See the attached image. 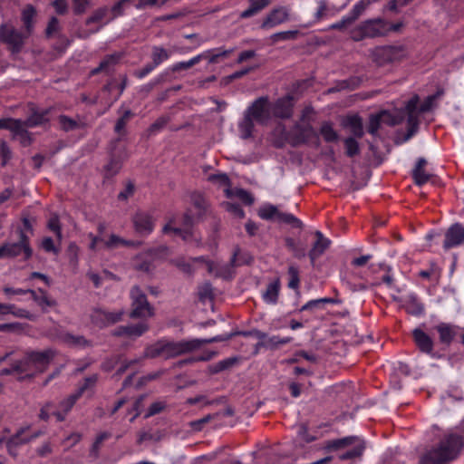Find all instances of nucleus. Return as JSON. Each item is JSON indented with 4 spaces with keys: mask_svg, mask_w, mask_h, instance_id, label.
I'll list each match as a JSON object with an SVG mask.
<instances>
[{
    "mask_svg": "<svg viewBox=\"0 0 464 464\" xmlns=\"http://www.w3.org/2000/svg\"><path fill=\"white\" fill-rule=\"evenodd\" d=\"M462 437L449 433L440 440L438 447L427 451L420 459V464H446L453 459L462 447Z\"/></svg>",
    "mask_w": 464,
    "mask_h": 464,
    "instance_id": "obj_1",
    "label": "nucleus"
},
{
    "mask_svg": "<svg viewBox=\"0 0 464 464\" xmlns=\"http://www.w3.org/2000/svg\"><path fill=\"white\" fill-rule=\"evenodd\" d=\"M49 110L34 111L27 118L26 121L14 120V119H2L0 120V129L9 130L14 138L19 140L24 145L30 143V136L27 128H34L44 124L49 121Z\"/></svg>",
    "mask_w": 464,
    "mask_h": 464,
    "instance_id": "obj_2",
    "label": "nucleus"
},
{
    "mask_svg": "<svg viewBox=\"0 0 464 464\" xmlns=\"http://www.w3.org/2000/svg\"><path fill=\"white\" fill-rule=\"evenodd\" d=\"M54 354L52 349L27 353L23 360L14 363V370H18V378L24 380L42 372L47 368Z\"/></svg>",
    "mask_w": 464,
    "mask_h": 464,
    "instance_id": "obj_3",
    "label": "nucleus"
},
{
    "mask_svg": "<svg viewBox=\"0 0 464 464\" xmlns=\"http://www.w3.org/2000/svg\"><path fill=\"white\" fill-rule=\"evenodd\" d=\"M207 203L200 195H197L193 198V208H195V216L197 218H200L204 210L206 209ZM192 210L188 211L183 218V227H175L172 226L173 221L170 220L163 227L164 233L173 232L175 235L179 236L184 241H189L190 238L197 240L194 233L191 230V227L194 222V214Z\"/></svg>",
    "mask_w": 464,
    "mask_h": 464,
    "instance_id": "obj_4",
    "label": "nucleus"
},
{
    "mask_svg": "<svg viewBox=\"0 0 464 464\" xmlns=\"http://www.w3.org/2000/svg\"><path fill=\"white\" fill-rule=\"evenodd\" d=\"M437 97L438 94L428 96L420 106H418L419 97L417 95L413 96L408 101L405 106V111L408 115V131L406 140H409L417 132L420 114L430 111L434 106V102Z\"/></svg>",
    "mask_w": 464,
    "mask_h": 464,
    "instance_id": "obj_5",
    "label": "nucleus"
},
{
    "mask_svg": "<svg viewBox=\"0 0 464 464\" xmlns=\"http://www.w3.org/2000/svg\"><path fill=\"white\" fill-rule=\"evenodd\" d=\"M390 32L389 23L382 18L368 19L351 30V38L359 42L364 38H375L386 35Z\"/></svg>",
    "mask_w": 464,
    "mask_h": 464,
    "instance_id": "obj_6",
    "label": "nucleus"
},
{
    "mask_svg": "<svg viewBox=\"0 0 464 464\" xmlns=\"http://www.w3.org/2000/svg\"><path fill=\"white\" fill-rule=\"evenodd\" d=\"M328 448L331 450H342L338 457L342 460H347L360 457L365 447L362 440L354 437H347L331 441Z\"/></svg>",
    "mask_w": 464,
    "mask_h": 464,
    "instance_id": "obj_7",
    "label": "nucleus"
},
{
    "mask_svg": "<svg viewBox=\"0 0 464 464\" xmlns=\"http://www.w3.org/2000/svg\"><path fill=\"white\" fill-rule=\"evenodd\" d=\"M258 215L265 220H275L278 223L291 225L293 227L300 228L303 227V222L293 214L282 212L277 206L269 203L263 204L260 207Z\"/></svg>",
    "mask_w": 464,
    "mask_h": 464,
    "instance_id": "obj_8",
    "label": "nucleus"
},
{
    "mask_svg": "<svg viewBox=\"0 0 464 464\" xmlns=\"http://www.w3.org/2000/svg\"><path fill=\"white\" fill-rule=\"evenodd\" d=\"M22 254H24V260L29 259L33 255L28 237L24 232L20 233V240L18 242H7L0 246V259L14 258Z\"/></svg>",
    "mask_w": 464,
    "mask_h": 464,
    "instance_id": "obj_9",
    "label": "nucleus"
},
{
    "mask_svg": "<svg viewBox=\"0 0 464 464\" xmlns=\"http://www.w3.org/2000/svg\"><path fill=\"white\" fill-rule=\"evenodd\" d=\"M406 54V50L402 45L380 46L372 52L374 61L380 65L400 61Z\"/></svg>",
    "mask_w": 464,
    "mask_h": 464,
    "instance_id": "obj_10",
    "label": "nucleus"
},
{
    "mask_svg": "<svg viewBox=\"0 0 464 464\" xmlns=\"http://www.w3.org/2000/svg\"><path fill=\"white\" fill-rule=\"evenodd\" d=\"M132 310L130 317L147 318L152 315V308L147 301L145 294L139 286H134L130 290Z\"/></svg>",
    "mask_w": 464,
    "mask_h": 464,
    "instance_id": "obj_11",
    "label": "nucleus"
},
{
    "mask_svg": "<svg viewBox=\"0 0 464 464\" xmlns=\"http://www.w3.org/2000/svg\"><path fill=\"white\" fill-rule=\"evenodd\" d=\"M238 250H236L230 259L229 264H219L212 261L205 260L203 256L194 258V261L205 262L207 269L209 274L225 279H229L233 276V267L240 265L237 263V256Z\"/></svg>",
    "mask_w": 464,
    "mask_h": 464,
    "instance_id": "obj_12",
    "label": "nucleus"
},
{
    "mask_svg": "<svg viewBox=\"0 0 464 464\" xmlns=\"http://www.w3.org/2000/svg\"><path fill=\"white\" fill-rule=\"evenodd\" d=\"M245 114L249 115L250 119L257 123L266 124L270 120V106L268 99L260 97L256 99Z\"/></svg>",
    "mask_w": 464,
    "mask_h": 464,
    "instance_id": "obj_13",
    "label": "nucleus"
},
{
    "mask_svg": "<svg viewBox=\"0 0 464 464\" xmlns=\"http://www.w3.org/2000/svg\"><path fill=\"white\" fill-rule=\"evenodd\" d=\"M28 35L21 34L13 26L8 24H2L0 27V40L7 44L13 52H19L24 44V40Z\"/></svg>",
    "mask_w": 464,
    "mask_h": 464,
    "instance_id": "obj_14",
    "label": "nucleus"
},
{
    "mask_svg": "<svg viewBox=\"0 0 464 464\" xmlns=\"http://www.w3.org/2000/svg\"><path fill=\"white\" fill-rule=\"evenodd\" d=\"M289 20V8L278 6L271 10L263 20L260 27L265 30L272 29Z\"/></svg>",
    "mask_w": 464,
    "mask_h": 464,
    "instance_id": "obj_15",
    "label": "nucleus"
},
{
    "mask_svg": "<svg viewBox=\"0 0 464 464\" xmlns=\"http://www.w3.org/2000/svg\"><path fill=\"white\" fill-rule=\"evenodd\" d=\"M132 223L136 233L146 237L154 229V219L150 213L137 212L132 218Z\"/></svg>",
    "mask_w": 464,
    "mask_h": 464,
    "instance_id": "obj_16",
    "label": "nucleus"
},
{
    "mask_svg": "<svg viewBox=\"0 0 464 464\" xmlns=\"http://www.w3.org/2000/svg\"><path fill=\"white\" fill-rule=\"evenodd\" d=\"M464 242V226L455 223L445 233L443 247L450 249L460 246Z\"/></svg>",
    "mask_w": 464,
    "mask_h": 464,
    "instance_id": "obj_17",
    "label": "nucleus"
},
{
    "mask_svg": "<svg viewBox=\"0 0 464 464\" xmlns=\"http://www.w3.org/2000/svg\"><path fill=\"white\" fill-rule=\"evenodd\" d=\"M122 314L123 311L107 312L98 309L92 313V321L98 327L102 328L119 322L121 319Z\"/></svg>",
    "mask_w": 464,
    "mask_h": 464,
    "instance_id": "obj_18",
    "label": "nucleus"
},
{
    "mask_svg": "<svg viewBox=\"0 0 464 464\" xmlns=\"http://www.w3.org/2000/svg\"><path fill=\"white\" fill-rule=\"evenodd\" d=\"M314 236L316 240L313 243L312 247L308 252L309 258L313 265L321 256L324 255L331 245V240L324 237L321 231L316 230L314 232Z\"/></svg>",
    "mask_w": 464,
    "mask_h": 464,
    "instance_id": "obj_19",
    "label": "nucleus"
},
{
    "mask_svg": "<svg viewBox=\"0 0 464 464\" xmlns=\"http://www.w3.org/2000/svg\"><path fill=\"white\" fill-rule=\"evenodd\" d=\"M295 144L308 143L312 141L317 142L318 137L315 130L310 125H296L293 130Z\"/></svg>",
    "mask_w": 464,
    "mask_h": 464,
    "instance_id": "obj_20",
    "label": "nucleus"
},
{
    "mask_svg": "<svg viewBox=\"0 0 464 464\" xmlns=\"http://www.w3.org/2000/svg\"><path fill=\"white\" fill-rule=\"evenodd\" d=\"M165 345L169 353H170L171 357H176L195 351V346H193L192 339L182 340L179 342L165 341Z\"/></svg>",
    "mask_w": 464,
    "mask_h": 464,
    "instance_id": "obj_21",
    "label": "nucleus"
},
{
    "mask_svg": "<svg viewBox=\"0 0 464 464\" xmlns=\"http://www.w3.org/2000/svg\"><path fill=\"white\" fill-rule=\"evenodd\" d=\"M412 335L416 345L422 353H432L433 341L426 333L417 328L413 330Z\"/></svg>",
    "mask_w": 464,
    "mask_h": 464,
    "instance_id": "obj_22",
    "label": "nucleus"
},
{
    "mask_svg": "<svg viewBox=\"0 0 464 464\" xmlns=\"http://www.w3.org/2000/svg\"><path fill=\"white\" fill-rule=\"evenodd\" d=\"M79 397L73 392L59 403V409L53 411L58 421L65 420L66 415L72 410Z\"/></svg>",
    "mask_w": 464,
    "mask_h": 464,
    "instance_id": "obj_23",
    "label": "nucleus"
},
{
    "mask_svg": "<svg viewBox=\"0 0 464 464\" xmlns=\"http://www.w3.org/2000/svg\"><path fill=\"white\" fill-rule=\"evenodd\" d=\"M148 330V324L145 323H139L127 326H120L113 333L114 335H127L130 337H139Z\"/></svg>",
    "mask_w": 464,
    "mask_h": 464,
    "instance_id": "obj_24",
    "label": "nucleus"
},
{
    "mask_svg": "<svg viewBox=\"0 0 464 464\" xmlns=\"http://www.w3.org/2000/svg\"><path fill=\"white\" fill-rule=\"evenodd\" d=\"M292 98L290 96L277 100L274 106V114L280 118H289L292 115Z\"/></svg>",
    "mask_w": 464,
    "mask_h": 464,
    "instance_id": "obj_25",
    "label": "nucleus"
},
{
    "mask_svg": "<svg viewBox=\"0 0 464 464\" xmlns=\"http://www.w3.org/2000/svg\"><path fill=\"white\" fill-rule=\"evenodd\" d=\"M404 306L409 314L420 315L424 312L423 304L419 301L418 296L413 294H408L403 299Z\"/></svg>",
    "mask_w": 464,
    "mask_h": 464,
    "instance_id": "obj_26",
    "label": "nucleus"
},
{
    "mask_svg": "<svg viewBox=\"0 0 464 464\" xmlns=\"http://www.w3.org/2000/svg\"><path fill=\"white\" fill-rule=\"evenodd\" d=\"M292 341L291 337H280L279 335H272L266 337V340L258 342L256 345V351L260 347H264L269 350L277 349L279 346L286 344Z\"/></svg>",
    "mask_w": 464,
    "mask_h": 464,
    "instance_id": "obj_27",
    "label": "nucleus"
},
{
    "mask_svg": "<svg viewBox=\"0 0 464 464\" xmlns=\"http://www.w3.org/2000/svg\"><path fill=\"white\" fill-rule=\"evenodd\" d=\"M31 295L33 300L42 308L44 312H46L49 307L55 305V301L50 299L47 293L43 289H39L38 293L32 289H27Z\"/></svg>",
    "mask_w": 464,
    "mask_h": 464,
    "instance_id": "obj_28",
    "label": "nucleus"
},
{
    "mask_svg": "<svg viewBox=\"0 0 464 464\" xmlns=\"http://www.w3.org/2000/svg\"><path fill=\"white\" fill-rule=\"evenodd\" d=\"M153 254L152 251L142 253L138 255L134 261L133 266L137 270L150 272L152 270Z\"/></svg>",
    "mask_w": 464,
    "mask_h": 464,
    "instance_id": "obj_29",
    "label": "nucleus"
},
{
    "mask_svg": "<svg viewBox=\"0 0 464 464\" xmlns=\"http://www.w3.org/2000/svg\"><path fill=\"white\" fill-rule=\"evenodd\" d=\"M344 126L350 130L355 138H361L363 135L362 121L358 115H350L346 117Z\"/></svg>",
    "mask_w": 464,
    "mask_h": 464,
    "instance_id": "obj_30",
    "label": "nucleus"
},
{
    "mask_svg": "<svg viewBox=\"0 0 464 464\" xmlns=\"http://www.w3.org/2000/svg\"><path fill=\"white\" fill-rule=\"evenodd\" d=\"M280 284L278 280L271 282L267 285L262 297L266 304H276L278 300Z\"/></svg>",
    "mask_w": 464,
    "mask_h": 464,
    "instance_id": "obj_31",
    "label": "nucleus"
},
{
    "mask_svg": "<svg viewBox=\"0 0 464 464\" xmlns=\"http://www.w3.org/2000/svg\"><path fill=\"white\" fill-rule=\"evenodd\" d=\"M271 0H249V6L240 14L241 18H249L266 8Z\"/></svg>",
    "mask_w": 464,
    "mask_h": 464,
    "instance_id": "obj_32",
    "label": "nucleus"
},
{
    "mask_svg": "<svg viewBox=\"0 0 464 464\" xmlns=\"http://www.w3.org/2000/svg\"><path fill=\"white\" fill-rule=\"evenodd\" d=\"M436 329L440 335V343L444 344H450L456 335L454 327L446 323H440L436 326Z\"/></svg>",
    "mask_w": 464,
    "mask_h": 464,
    "instance_id": "obj_33",
    "label": "nucleus"
},
{
    "mask_svg": "<svg viewBox=\"0 0 464 464\" xmlns=\"http://www.w3.org/2000/svg\"><path fill=\"white\" fill-rule=\"evenodd\" d=\"M425 165L426 160L420 158L418 160L416 166L412 171L414 181L418 186H422L430 179V175L424 169Z\"/></svg>",
    "mask_w": 464,
    "mask_h": 464,
    "instance_id": "obj_34",
    "label": "nucleus"
},
{
    "mask_svg": "<svg viewBox=\"0 0 464 464\" xmlns=\"http://www.w3.org/2000/svg\"><path fill=\"white\" fill-rule=\"evenodd\" d=\"M171 54H172V52L169 50H167L160 46H154L152 48V53H151V59H152L151 63L156 67H158L163 62L169 60V57L171 56Z\"/></svg>",
    "mask_w": 464,
    "mask_h": 464,
    "instance_id": "obj_35",
    "label": "nucleus"
},
{
    "mask_svg": "<svg viewBox=\"0 0 464 464\" xmlns=\"http://www.w3.org/2000/svg\"><path fill=\"white\" fill-rule=\"evenodd\" d=\"M369 5L370 1L360 0L353 6L351 11L345 14V16L351 22V24H353L363 14Z\"/></svg>",
    "mask_w": 464,
    "mask_h": 464,
    "instance_id": "obj_36",
    "label": "nucleus"
},
{
    "mask_svg": "<svg viewBox=\"0 0 464 464\" xmlns=\"http://www.w3.org/2000/svg\"><path fill=\"white\" fill-rule=\"evenodd\" d=\"M238 130L240 137L244 140L252 136L254 130V121L250 119L249 115H244L243 120L238 123Z\"/></svg>",
    "mask_w": 464,
    "mask_h": 464,
    "instance_id": "obj_37",
    "label": "nucleus"
},
{
    "mask_svg": "<svg viewBox=\"0 0 464 464\" xmlns=\"http://www.w3.org/2000/svg\"><path fill=\"white\" fill-rule=\"evenodd\" d=\"M35 15V10L33 6L29 5L24 9L22 13V20L26 31V34L29 35L32 33L34 26V18Z\"/></svg>",
    "mask_w": 464,
    "mask_h": 464,
    "instance_id": "obj_38",
    "label": "nucleus"
},
{
    "mask_svg": "<svg viewBox=\"0 0 464 464\" xmlns=\"http://www.w3.org/2000/svg\"><path fill=\"white\" fill-rule=\"evenodd\" d=\"M238 361L237 357H229L209 366V372L213 374L218 373L234 366Z\"/></svg>",
    "mask_w": 464,
    "mask_h": 464,
    "instance_id": "obj_39",
    "label": "nucleus"
},
{
    "mask_svg": "<svg viewBox=\"0 0 464 464\" xmlns=\"http://www.w3.org/2000/svg\"><path fill=\"white\" fill-rule=\"evenodd\" d=\"M58 338L64 343L72 346H84L87 343L83 336L73 335L69 333H62Z\"/></svg>",
    "mask_w": 464,
    "mask_h": 464,
    "instance_id": "obj_40",
    "label": "nucleus"
},
{
    "mask_svg": "<svg viewBox=\"0 0 464 464\" xmlns=\"http://www.w3.org/2000/svg\"><path fill=\"white\" fill-rule=\"evenodd\" d=\"M299 35V32L297 30H289L283 31L279 33L273 34L270 36V40L273 44H276L278 42L295 40Z\"/></svg>",
    "mask_w": 464,
    "mask_h": 464,
    "instance_id": "obj_41",
    "label": "nucleus"
},
{
    "mask_svg": "<svg viewBox=\"0 0 464 464\" xmlns=\"http://www.w3.org/2000/svg\"><path fill=\"white\" fill-rule=\"evenodd\" d=\"M320 133L323 136L324 140L327 142H334L338 140V134L333 128L332 123L324 122L320 129Z\"/></svg>",
    "mask_w": 464,
    "mask_h": 464,
    "instance_id": "obj_42",
    "label": "nucleus"
},
{
    "mask_svg": "<svg viewBox=\"0 0 464 464\" xmlns=\"http://www.w3.org/2000/svg\"><path fill=\"white\" fill-rule=\"evenodd\" d=\"M105 246L109 248H114L118 247L119 246H136V243L133 241L125 240L121 237L112 234L110 236L109 239L105 241Z\"/></svg>",
    "mask_w": 464,
    "mask_h": 464,
    "instance_id": "obj_43",
    "label": "nucleus"
},
{
    "mask_svg": "<svg viewBox=\"0 0 464 464\" xmlns=\"http://www.w3.org/2000/svg\"><path fill=\"white\" fill-rule=\"evenodd\" d=\"M162 358V340L146 347L142 358Z\"/></svg>",
    "mask_w": 464,
    "mask_h": 464,
    "instance_id": "obj_44",
    "label": "nucleus"
},
{
    "mask_svg": "<svg viewBox=\"0 0 464 464\" xmlns=\"http://www.w3.org/2000/svg\"><path fill=\"white\" fill-rule=\"evenodd\" d=\"M382 124L396 125L401 121V116L398 113L393 114L388 111H382L379 113Z\"/></svg>",
    "mask_w": 464,
    "mask_h": 464,
    "instance_id": "obj_45",
    "label": "nucleus"
},
{
    "mask_svg": "<svg viewBox=\"0 0 464 464\" xmlns=\"http://www.w3.org/2000/svg\"><path fill=\"white\" fill-rule=\"evenodd\" d=\"M97 374H92L84 379L83 382L78 387L74 393L80 398L87 390L93 388L97 382Z\"/></svg>",
    "mask_w": 464,
    "mask_h": 464,
    "instance_id": "obj_46",
    "label": "nucleus"
},
{
    "mask_svg": "<svg viewBox=\"0 0 464 464\" xmlns=\"http://www.w3.org/2000/svg\"><path fill=\"white\" fill-rule=\"evenodd\" d=\"M203 57V54H198L188 61L179 62L174 64H172L171 69L173 72L181 71V70H187L193 65L197 64Z\"/></svg>",
    "mask_w": 464,
    "mask_h": 464,
    "instance_id": "obj_47",
    "label": "nucleus"
},
{
    "mask_svg": "<svg viewBox=\"0 0 464 464\" xmlns=\"http://www.w3.org/2000/svg\"><path fill=\"white\" fill-rule=\"evenodd\" d=\"M47 227L49 230L53 232L58 239L61 241L63 238L62 228L59 221V218L56 214H53L47 222Z\"/></svg>",
    "mask_w": 464,
    "mask_h": 464,
    "instance_id": "obj_48",
    "label": "nucleus"
},
{
    "mask_svg": "<svg viewBox=\"0 0 464 464\" xmlns=\"http://www.w3.org/2000/svg\"><path fill=\"white\" fill-rule=\"evenodd\" d=\"M289 282L288 287L291 289H298L300 284L299 270L295 266H290L288 267Z\"/></svg>",
    "mask_w": 464,
    "mask_h": 464,
    "instance_id": "obj_49",
    "label": "nucleus"
},
{
    "mask_svg": "<svg viewBox=\"0 0 464 464\" xmlns=\"http://www.w3.org/2000/svg\"><path fill=\"white\" fill-rule=\"evenodd\" d=\"M344 146L346 154L349 157H353L357 155L360 151L359 144L356 141V140L353 137H349L344 140Z\"/></svg>",
    "mask_w": 464,
    "mask_h": 464,
    "instance_id": "obj_50",
    "label": "nucleus"
},
{
    "mask_svg": "<svg viewBox=\"0 0 464 464\" xmlns=\"http://www.w3.org/2000/svg\"><path fill=\"white\" fill-rule=\"evenodd\" d=\"M227 197L236 196L237 198H240L242 201H244L246 204H252L253 203V198L246 190L243 188H237L235 191H230L229 189L226 190Z\"/></svg>",
    "mask_w": 464,
    "mask_h": 464,
    "instance_id": "obj_51",
    "label": "nucleus"
},
{
    "mask_svg": "<svg viewBox=\"0 0 464 464\" xmlns=\"http://www.w3.org/2000/svg\"><path fill=\"white\" fill-rule=\"evenodd\" d=\"M59 123L65 131L72 130L78 127L77 121L64 115L59 117Z\"/></svg>",
    "mask_w": 464,
    "mask_h": 464,
    "instance_id": "obj_52",
    "label": "nucleus"
},
{
    "mask_svg": "<svg viewBox=\"0 0 464 464\" xmlns=\"http://www.w3.org/2000/svg\"><path fill=\"white\" fill-rule=\"evenodd\" d=\"M227 338L228 337H224L222 335H217L215 337L208 338V339H198V338L192 339V342H193V346H195V350H198L203 344L224 341V340H227Z\"/></svg>",
    "mask_w": 464,
    "mask_h": 464,
    "instance_id": "obj_53",
    "label": "nucleus"
},
{
    "mask_svg": "<svg viewBox=\"0 0 464 464\" xmlns=\"http://www.w3.org/2000/svg\"><path fill=\"white\" fill-rule=\"evenodd\" d=\"M381 124L382 123L378 113L371 115L368 127L369 133L375 135L378 132Z\"/></svg>",
    "mask_w": 464,
    "mask_h": 464,
    "instance_id": "obj_54",
    "label": "nucleus"
},
{
    "mask_svg": "<svg viewBox=\"0 0 464 464\" xmlns=\"http://www.w3.org/2000/svg\"><path fill=\"white\" fill-rule=\"evenodd\" d=\"M0 157L2 159V165L5 166L7 164L9 160L12 158V152L10 148L8 147L5 141H1L0 143Z\"/></svg>",
    "mask_w": 464,
    "mask_h": 464,
    "instance_id": "obj_55",
    "label": "nucleus"
},
{
    "mask_svg": "<svg viewBox=\"0 0 464 464\" xmlns=\"http://www.w3.org/2000/svg\"><path fill=\"white\" fill-rule=\"evenodd\" d=\"M224 206L227 211L234 214L237 218H241L245 215L244 210L241 208L240 205L237 203L226 202Z\"/></svg>",
    "mask_w": 464,
    "mask_h": 464,
    "instance_id": "obj_56",
    "label": "nucleus"
},
{
    "mask_svg": "<svg viewBox=\"0 0 464 464\" xmlns=\"http://www.w3.org/2000/svg\"><path fill=\"white\" fill-rule=\"evenodd\" d=\"M166 404L164 401H155L153 402L150 408L148 409L147 413L145 414V418L151 417L155 414L160 413L164 408Z\"/></svg>",
    "mask_w": 464,
    "mask_h": 464,
    "instance_id": "obj_57",
    "label": "nucleus"
},
{
    "mask_svg": "<svg viewBox=\"0 0 464 464\" xmlns=\"http://www.w3.org/2000/svg\"><path fill=\"white\" fill-rule=\"evenodd\" d=\"M327 4L324 0H320L318 2L317 11L314 14L315 22L321 21L327 14Z\"/></svg>",
    "mask_w": 464,
    "mask_h": 464,
    "instance_id": "obj_58",
    "label": "nucleus"
},
{
    "mask_svg": "<svg viewBox=\"0 0 464 464\" xmlns=\"http://www.w3.org/2000/svg\"><path fill=\"white\" fill-rule=\"evenodd\" d=\"M41 246L46 252L57 254L59 251L58 248L54 246L53 240L49 237H45L43 238L41 242Z\"/></svg>",
    "mask_w": 464,
    "mask_h": 464,
    "instance_id": "obj_59",
    "label": "nucleus"
},
{
    "mask_svg": "<svg viewBox=\"0 0 464 464\" xmlns=\"http://www.w3.org/2000/svg\"><path fill=\"white\" fill-rule=\"evenodd\" d=\"M11 314H13L14 316L18 317V318H26V319H29L32 321L35 320V315H34L33 314H31L29 311H27L25 309L17 308L15 305H14V309H12Z\"/></svg>",
    "mask_w": 464,
    "mask_h": 464,
    "instance_id": "obj_60",
    "label": "nucleus"
},
{
    "mask_svg": "<svg viewBox=\"0 0 464 464\" xmlns=\"http://www.w3.org/2000/svg\"><path fill=\"white\" fill-rule=\"evenodd\" d=\"M107 12L108 9L106 7L99 8L88 18L87 23L91 24L102 21L106 16Z\"/></svg>",
    "mask_w": 464,
    "mask_h": 464,
    "instance_id": "obj_61",
    "label": "nucleus"
},
{
    "mask_svg": "<svg viewBox=\"0 0 464 464\" xmlns=\"http://www.w3.org/2000/svg\"><path fill=\"white\" fill-rule=\"evenodd\" d=\"M75 14H82L91 4V0H72Z\"/></svg>",
    "mask_w": 464,
    "mask_h": 464,
    "instance_id": "obj_62",
    "label": "nucleus"
},
{
    "mask_svg": "<svg viewBox=\"0 0 464 464\" xmlns=\"http://www.w3.org/2000/svg\"><path fill=\"white\" fill-rule=\"evenodd\" d=\"M199 298L201 300L210 299L212 297V286L209 283L202 285L198 291Z\"/></svg>",
    "mask_w": 464,
    "mask_h": 464,
    "instance_id": "obj_63",
    "label": "nucleus"
},
{
    "mask_svg": "<svg viewBox=\"0 0 464 464\" xmlns=\"http://www.w3.org/2000/svg\"><path fill=\"white\" fill-rule=\"evenodd\" d=\"M155 68L156 66L152 63H150L146 64L144 67L135 71L134 75L139 79H143L149 73H150Z\"/></svg>",
    "mask_w": 464,
    "mask_h": 464,
    "instance_id": "obj_64",
    "label": "nucleus"
}]
</instances>
